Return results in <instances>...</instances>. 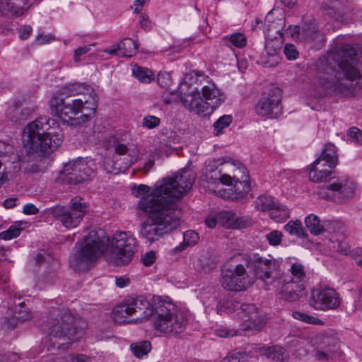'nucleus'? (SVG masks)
<instances>
[{"label": "nucleus", "mask_w": 362, "mask_h": 362, "mask_svg": "<svg viewBox=\"0 0 362 362\" xmlns=\"http://www.w3.org/2000/svg\"><path fill=\"white\" fill-rule=\"evenodd\" d=\"M174 312H176V305L170 301L158 299L154 302V311L151 316L154 328L161 333L168 330L166 326L168 325L170 317H172Z\"/></svg>", "instance_id": "nucleus-22"}, {"label": "nucleus", "mask_w": 362, "mask_h": 362, "mask_svg": "<svg viewBox=\"0 0 362 362\" xmlns=\"http://www.w3.org/2000/svg\"><path fill=\"white\" fill-rule=\"evenodd\" d=\"M24 303H19L20 309L18 311H17V308H16L13 320L15 319L17 321L23 322L30 317V315L28 312L21 310V308H24Z\"/></svg>", "instance_id": "nucleus-56"}, {"label": "nucleus", "mask_w": 362, "mask_h": 362, "mask_svg": "<svg viewBox=\"0 0 362 362\" xmlns=\"http://www.w3.org/2000/svg\"><path fill=\"white\" fill-rule=\"evenodd\" d=\"M223 44L228 46H234L238 48H243L246 46L247 39L240 33H235L230 36H226L223 39Z\"/></svg>", "instance_id": "nucleus-39"}, {"label": "nucleus", "mask_w": 362, "mask_h": 362, "mask_svg": "<svg viewBox=\"0 0 362 362\" xmlns=\"http://www.w3.org/2000/svg\"><path fill=\"white\" fill-rule=\"evenodd\" d=\"M136 251V239L130 233H116L111 243V252L117 263H129Z\"/></svg>", "instance_id": "nucleus-15"}, {"label": "nucleus", "mask_w": 362, "mask_h": 362, "mask_svg": "<svg viewBox=\"0 0 362 362\" xmlns=\"http://www.w3.org/2000/svg\"><path fill=\"white\" fill-rule=\"evenodd\" d=\"M153 203V197L150 196L137 204L139 209L151 214L142 222L139 231L140 238L149 243L158 241L175 229L180 224V210L178 209L177 203L158 208V205L156 206Z\"/></svg>", "instance_id": "nucleus-3"}, {"label": "nucleus", "mask_w": 362, "mask_h": 362, "mask_svg": "<svg viewBox=\"0 0 362 362\" xmlns=\"http://www.w3.org/2000/svg\"><path fill=\"white\" fill-rule=\"evenodd\" d=\"M358 50L353 45L336 46L326 58L317 62V83L320 96L327 94L348 96L358 83L361 74L354 66Z\"/></svg>", "instance_id": "nucleus-1"}, {"label": "nucleus", "mask_w": 362, "mask_h": 362, "mask_svg": "<svg viewBox=\"0 0 362 362\" xmlns=\"http://www.w3.org/2000/svg\"><path fill=\"white\" fill-rule=\"evenodd\" d=\"M274 204L273 197L267 194L259 196L255 202V208L261 211H269Z\"/></svg>", "instance_id": "nucleus-42"}, {"label": "nucleus", "mask_w": 362, "mask_h": 362, "mask_svg": "<svg viewBox=\"0 0 362 362\" xmlns=\"http://www.w3.org/2000/svg\"><path fill=\"white\" fill-rule=\"evenodd\" d=\"M232 190L235 192L236 197H243L247 194L250 190V185L247 180V177L243 180H235L233 184Z\"/></svg>", "instance_id": "nucleus-46"}, {"label": "nucleus", "mask_w": 362, "mask_h": 362, "mask_svg": "<svg viewBox=\"0 0 362 362\" xmlns=\"http://www.w3.org/2000/svg\"><path fill=\"white\" fill-rule=\"evenodd\" d=\"M132 74L140 82L148 83L154 79V74L148 68L135 64L132 68Z\"/></svg>", "instance_id": "nucleus-36"}, {"label": "nucleus", "mask_w": 362, "mask_h": 362, "mask_svg": "<svg viewBox=\"0 0 362 362\" xmlns=\"http://www.w3.org/2000/svg\"><path fill=\"white\" fill-rule=\"evenodd\" d=\"M7 117L15 123H20L26 119L25 114L16 105L9 107L6 112Z\"/></svg>", "instance_id": "nucleus-48"}, {"label": "nucleus", "mask_w": 362, "mask_h": 362, "mask_svg": "<svg viewBox=\"0 0 362 362\" xmlns=\"http://www.w3.org/2000/svg\"><path fill=\"white\" fill-rule=\"evenodd\" d=\"M322 12L341 23H348L351 18L352 6L346 2L339 0H326L321 4Z\"/></svg>", "instance_id": "nucleus-23"}, {"label": "nucleus", "mask_w": 362, "mask_h": 362, "mask_svg": "<svg viewBox=\"0 0 362 362\" xmlns=\"http://www.w3.org/2000/svg\"><path fill=\"white\" fill-rule=\"evenodd\" d=\"M160 123V118L154 115L145 116L142 120V126L149 129L158 127Z\"/></svg>", "instance_id": "nucleus-53"}, {"label": "nucleus", "mask_w": 362, "mask_h": 362, "mask_svg": "<svg viewBox=\"0 0 362 362\" xmlns=\"http://www.w3.org/2000/svg\"><path fill=\"white\" fill-rule=\"evenodd\" d=\"M22 223L21 222L11 225L7 230L0 233V238L8 240L19 236L23 229L21 228Z\"/></svg>", "instance_id": "nucleus-47"}, {"label": "nucleus", "mask_w": 362, "mask_h": 362, "mask_svg": "<svg viewBox=\"0 0 362 362\" xmlns=\"http://www.w3.org/2000/svg\"><path fill=\"white\" fill-rule=\"evenodd\" d=\"M337 250L338 252L344 255H350V245L345 241H339L337 243Z\"/></svg>", "instance_id": "nucleus-61"}, {"label": "nucleus", "mask_w": 362, "mask_h": 362, "mask_svg": "<svg viewBox=\"0 0 362 362\" xmlns=\"http://www.w3.org/2000/svg\"><path fill=\"white\" fill-rule=\"evenodd\" d=\"M15 149L13 146L0 141V157H8V161L14 163L16 161L21 162L22 158L18 153H14Z\"/></svg>", "instance_id": "nucleus-40"}, {"label": "nucleus", "mask_w": 362, "mask_h": 362, "mask_svg": "<svg viewBox=\"0 0 362 362\" xmlns=\"http://www.w3.org/2000/svg\"><path fill=\"white\" fill-rule=\"evenodd\" d=\"M302 39L310 40L317 42H322V35L318 31L315 21L305 23L301 27Z\"/></svg>", "instance_id": "nucleus-32"}, {"label": "nucleus", "mask_w": 362, "mask_h": 362, "mask_svg": "<svg viewBox=\"0 0 362 362\" xmlns=\"http://www.w3.org/2000/svg\"><path fill=\"white\" fill-rule=\"evenodd\" d=\"M309 304L315 310L325 311L339 308L341 300L334 288L325 286L312 290Z\"/></svg>", "instance_id": "nucleus-17"}, {"label": "nucleus", "mask_w": 362, "mask_h": 362, "mask_svg": "<svg viewBox=\"0 0 362 362\" xmlns=\"http://www.w3.org/2000/svg\"><path fill=\"white\" fill-rule=\"evenodd\" d=\"M128 153H131L125 144L117 143L115 145V153L113 156H117V158Z\"/></svg>", "instance_id": "nucleus-60"}, {"label": "nucleus", "mask_w": 362, "mask_h": 362, "mask_svg": "<svg viewBox=\"0 0 362 362\" xmlns=\"http://www.w3.org/2000/svg\"><path fill=\"white\" fill-rule=\"evenodd\" d=\"M138 49L137 45L131 38L123 39L119 44L115 45L105 50L110 54H116L122 57H132Z\"/></svg>", "instance_id": "nucleus-29"}, {"label": "nucleus", "mask_w": 362, "mask_h": 362, "mask_svg": "<svg viewBox=\"0 0 362 362\" xmlns=\"http://www.w3.org/2000/svg\"><path fill=\"white\" fill-rule=\"evenodd\" d=\"M254 277L248 274L243 264H238L234 269H224L221 272L222 286L230 291L247 290L254 284Z\"/></svg>", "instance_id": "nucleus-14"}, {"label": "nucleus", "mask_w": 362, "mask_h": 362, "mask_svg": "<svg viewBox=\"0 0 362 362\" xmlns=\"http://www.w3.org/2000/svg\"><path fill=\"white\" fill-rule=\"evenodd\" d=\"M260 355H264L274 362H282L288 357L287 351L280 346H263L259 349Z\"/></svg>", "instance_id": "nucleus-31"}, {"label": "nucleus", "mask_w": 362, "mask_h": 362, "mask_svg": "<svg viewBox=\"0 0 362 362\" xmlns=\"http://www.w3.org/2000/svg\"><path fill=\"white\" fill-rule=\"evenodd\" d=\"M235 310L237 315L243 320L240 329L235 330L228 328H220L216 330L217 336L220 337H230L241 335L243 332L253 334L259 331L265 323L264 317L259 308L254 304H240L236 303Z\"/></svg>", "instance_id": "nucleus-9"}, {"label": "nucleus", "mask_w": 362, "mask_h": 362, "mask_svg": "<svg viewBox=\"0 0 362 362\" xmlns=\"http://www.w3.org/2000/svg\"><path fill=\"white\" fill-rule=\"evenodd\" d=\"M94 173L86 159L78 158L66 163L62 174L64 180L70 185H77L89 179Z\"/></svg>", "instance_id": "nucleus-18"}, {"label": "nucleus", "mask_w": 362, "mask_h": 362, "mask_svg": "<svg viewBox=\"0 0 362 362\" xmlns=\"http://www.w3.org/2000/svg\"><path fill=\"white\" fill-rule=\"evenodd\" d=\"M151 349V344L148 341H142L131 345V350L137 358H141L146 355Z\"/></svg>", "instance_id": "nucleus-43"}, {"label": "nucleus", "mask_w": 362, "mask_h": 362, "mask_svg": "<svg viewBox=\"0 0 362 362\" xmlns=\"http://www.w3.org/2000/svg\"><path fill=\"white\" fill-rule=\"evenodd\" d=\"M284 229L291 235H296L298 238L305 236V229L302 226L300 221H290L284 226Z\"/></svg>", "instance_id": "nucleus-44"}, {"label": "nucleus", "mask_w": 362, "mask_h": 362, "mask_svg": "<svg viewBox=\"0 0 362 362\" xmlns=\"http://www.w3.org/2000/svg\"><path fill=\"white\" fill-rule=\"evenodd\" d=\"M350 257L355 260L356 264L362 267V247H356L350 251Z\"/></svg>", "instance_id": "nucleus-58"}, {"label": "nucleus", "mask_w": 362, "mask_h": 362, "mask_svg": "<svg viewBox=\"0 0 362 362\" xmlns=\"http://www.w3.org/2000/svg\"><path fill=\"white\" fill-rule=\"evenodd\" d=\"M292 316L293 318L308 324L320 325L322 323V321L320 319L300 311H293L292 313Z\"/></svg>", "instance_id": "nucleus-49"}, {"label": "nucleus", "mask_w": 362, "mask_h": 362, "mask_svg": "<svg viewBox=\"0 0 362 362\" xmlns=\"http://www.w3.org/2000/svg\"><path fill=\"white\" fill-rule=\"evenodd\" d=\"M158 83L163 88H168L171 83V77L168 73H160L158 75Z\"/></svg>", "instance_id": "nucleus-57"}, {"label": "nucleus", "mask_w": 362, "mask_h": 362, "mask_svg": "<svg viewBox=\"0 0 362 362\" xmlns=\"http://www.w3.org/2000/svg\"><path fill=\"white\" fill-rule=\"evenodd\" d=\"M319 158L325 160L331 167H336L338 163L337 148L332 144H327Z\"/></svg>", "instance_id": "nucleus-35"}, {"label": "nucleus", "mask_w": 362, "mask_h": 362, "mask_svg": "<svg viewBox=\"0 0 362 362\" xmlns=\"http://www.w3.org/2000/svg\"><path fill=\"white\" fill-rule=\"evenodd\" d=\"M243 358V355L240 352H238L228 355L221 362H242Z\"/></svg>", "instance_id": "nucleus-64"}, {"label": "nucleus", "mask_w": 362, "mask_h": 362, "mask_svg": "<svg viewBox=\"0 0 362 362\" xmlns=\"http://www.w3.org/2000/svg\"><path fill=\"white\" fill-rule=\"evenodd\" d=\"M313 347L312 355L316 361L328 362L340 354L339 340L325 334H317L311 340Z\"/></svg>", "instance_id": "nucleus-16"}, {"label": "nucleus", "mask_w": 362, "mask_h": 362, "mask_svg": "<svg viewBox=\"0 0 362 362\" xmlns=\"http://www.w3.org/2000/svg\"><path fill=\"white\" fill-rule=\"evenodd\" d=\"M35 0H0V12L12 16L23 15Z\"/></svg>", "instance_id": "nucleus-27"}, {"label": "nucleus", "mask_w": 362, "mask_h": 362, "mask_svg": "<svg viewBox=\"0 0 362 362\" xmlns=\"http://www.w3.org/2000/svg\"><path fill=\"white\" fill-rule=\"evenodd\" d=\"M247 267L252 270L255 276L262 280L265 288L276 292L277 284L281 273L284 261L271 255L260 256L257 253L250 254L246 259Z\"/></svg>", "instance_id": "nucleus-7"}, {"label": "nucleus", "mask_w": 362, "mask_h": 362, "mask_svg": "<svg viewBox=\"0 0 362 362\" xmlns=\"http://www.w3.org/2000/svg\"><path fill=\"white\" fill-rule=\"evenodd\" d=\"M207 78L208 77L205 78L203 74L195 71L185 76V80L189 79L192 83L202 86L199 88L202 93V107L204 108L206 115H209L224 101V96L215 83L208 81Z\"/></svg>", "instance_id": "nucleus-13"}, {"label": "nucleus", "mask_w": 362, "mask_h": 362, "mask_svg": "<svg viewBox=\"0 0 362 362\" xmlns=\"http://www.w3.org/2000/svg\"><path fill=\"white\" fill-rule=\"evenodd\" d=\"M97 107L98 97L92 98L90 99H85V106L82 109V112L84 110L86 111V112L83 113L80 117H77L75 119L76 124H81L90 121L95 116Z\"/></svg>", "instance_id": "nucleus-33"}, {"label": "nucleus", "mask_w": 362, "mask_h": 362, "mask_svg": "<svg viewBox=\"0 0 362 362\" xmlns=\"http://www.w3.org/2000/svg\"><path fill=\"white\" fill-rule=\"evenodd\" d=\"M228 162L229 159L227 158H214L213 160H209L206 165V173H211L215 171L220 165Z\"/></svg>", "instance_id": "nucleus-52"}, {"label": "nucleus", "mask_w": 362, "mask_h": 362, "mask_svg": "<svg viewBox=\"0 0 362 362\" xmlns=\"http://www.w3.org/2000/svg\"><path fill=\"white\" fill-rule=\"evenodd\" d=\"M284 42L282 35L274 36L266 34L265 54L262 57L261 64L264 66H276L280 60V52Z\"/></svg>", "instance_id": "nucleus-24"}, {"label": "nucleus", "mask_w": 362, "mask_h": 362, "mask_svg": "<svg viewBox=\"0 0 362 362\" xmlns=\"http://www.w3.org/2000/svg\"><path fill=\"white\" fill-rule=\"evenodd\" d=\"M195 180V175L189 169H183L181 172L172 177H164L155 184V188L151 192V188L145 185H139L134 192L136 197L141 196L140 202L144 198L152 196L153 204L161 207L172 206L183 197L192 187Z\"/></svg>", "instance_id": "nucleus-4"}, {"label": "nucleus", "mask_w": 362, "mask_h": 362, "mask_svg": "<svg viewBox=\"0 0 362 362\" xmlns=\"http://www.w3.org/2000/svg\"><path fill=\"white\" fill-rule=\"evenodd\" d=\"M78 95H83L84 99L97 98V94L90 86L80 83H69L62 87L54 96L69 98Z\"/></svg>", "instance_id": "nucleus-26"}, {"label": "nucleus", "mask_w": 362, "mask_h": 362, "mask_svg": "<svg viewBox=\"0 0 362 362\" xmlns=\"http://www.w3.org/2000/svg\"><path fill=\"white\" fill-rule=\"evenodd\" d=\"M59 123L47 116H40L28 123L22 133V141L30 155L45 156L55 151L64 141Z\"/></svg>", "instance_id": "nucleus-2"}, {"label": "nucleus", "mask_w": 362, "mask_h": 362, "mask_svg": "<svg viewBox=\"0 0 362 362\" xmlns=\"http://www.w3.org/2000/svg\"><path fill=\"white\" fill-rule=\"evenodd\" d=\"M109 242V237L103 230H90L75 245L74 252L69 257L70 266L78 272L88 270L91 262L106 250Z\"/></svg>", "instance_id": "nucleus-6"}, {"label": "nucleus", "mask_w": 362, "mask_h": 362, "mask_svg": "<svg viewBox=\"0 0 362 362\" xmlns=\"http://www.w3.org/2000/svg\"><path fill=\"white\" fill-rule=\"evenodd\" d=\"M283 235L281 232L274 230L265 235L269 244L272 246H277L281 244Z\"/></svg>", "instance_id": "nucleus-51"}, {"label": "nucleus", "mask_w": 362, "mask_h": 362, "mask_svg": "<svg viewBox=\"0 0 362 362\" xmlns=\"http://www.w3.org/2000/svg\"><path fill=\"white\" fill-rule=\"evenodd\" d=\"M272 16L270 14H268L266 17L265 21L268 23V28L267 33L269 34V36L273 34H276L275 36H279V35H284L283 31L285 27V18L284 16H281L274 21H272Z\"/></svg>", "instance_id": "nucleus-34"}, {"label": "nucleus", "mask_w": 362, "mask_h": 362, "mask_svg": "<svg viewBox=\"0 0 362 362\" xmlns=\"http://www.w3.org/2000/svg\"><path fill=\"white\" fill-rule=\"evenodd\" d=\"M282 91L279 88H272L266 95L262 96L257 101L255 110L262 117L277 116L281 111Z\"/></svg>", "instance_id": "nucleus-21"}, {"label": "nucleus", "mask_w": 362, "mask_h": 362, "mask_svg": "<svg viewBox=\"0 0 362 362\" xmlns=\"http://www.w3.org/2000/svg\"><path fill=\"white\" fill-rule=\"evenodd\" d=\"M284 52L289 60L296 59L298 56V52L296 49L295 46L291 44H286L285 45Z\"/></svg>", "instance_id": "nucleus-55"}, {"label": "nucleus", "mask_w": 362, "mask_h": 362, "mask_svg": "<svg viewBox=\"0 0 362 362\" xmlns=\"http://www.w3.org/2000/svg\"><path fill=\"white\" fill-rule=\"evenodd\" d=\"M288 271L291 276L284 274L283 267L277 285L276 293L281 299L288 302H296L305 295L306 273L304 266L295 262Z\"/></svg>", "instance_id": "nucleus-8"}, {"label": "nucleus", "mask_w": 362, "mask_h": 362, "mask_svg": "<svg viewBox=\"0 0 362 362\" xmlns=\"http://www.w3.org/2000/svg\"><path fill=\"white\" fill-rule=\"evenodd\" d=\"M216 215L218 223L226 227H229L235 218L233 213L226 211L219 212Z\"/></svg>", "instance_id": "nucleus-50"}, {"label": "nucleus", "mask_w": 362, "mask_h": 362, "mask_svg": "<svg viewBox=\"0 0 362 362\" xmlns=\"http://www.w3.org/2000/svg\"><path fill=\"white\" fill-rule=\"evenodd\" d=\"M356 188V182L349 176H333L319 189L317 194L327 201L344 203L354 197Z\"/></svg>", "instance_id": "nucleus-11"}, {"label": "nucleus", "mask_w": 362, "mask_h": 362, "mask_svg": "<svg viewBox=\"0 0 362 362\" xmlns=\"http://www.w3.org/2000/svg\"><path fill=\"white\" fill-rule=\"evenodd\" d=\"M232 121L233 117L230 115H225L219 117L213 124L214 135H220L222 133V129L228 127Z\"/></svg>", "instance_id": "nucleus-45"}, {"label": "nucleus", "mask_w": 362, "mask_h": 362, "mask_svg": "<svg viewBox=\"0 0 362 362\" xmlns=\"http://www.w3.org/2000/svg\"><path fill=\"white\" fill-rule=\"evenodd\" d=\"M272 219L276 222H281L289 217V211L284 206L276 205L272 207L269 211Z\"/></svg>", "instance_id": "nucleus-41"}, {"label": "nucleus", "mask_w": 362, "mask_h": 362, "mask_svg": "<svg viewBox=\"0 0 362 362\" xmlns=\"http://www.w3.org/2000/svg\"><path fill=\"white\" fill-rule=\"evenodd\" d=\"M88 210V204L76 197L71 199L68 206L55 205L45 209V214L53 217L65 228L71 229L80 224Z\"/></svg>", "instance_id": "nucleus-10"}, {"label": "nucleus", "mask_w": 362, "mask_h": 362, "mask_svg": "<svg viewBox=\"0 0 362 362\" xmlns=\"http://www.w3.org/2000/svg\"><path fill=\"white\" fill-rule=\"evenodd\" d=\"M156 260V254L153 251L146 252L141 258V261L145 266L151 265Z\"/></svg>", "instance_id": "nucleus-62"}, {"label": "nucleus", "mask_w": 362, "mask_h": 362, "mask_svg": "<svg viewBox=\"0 0 362 362\" xmlns=\"http://www.w3.org/2000/svg\"><path fill=\"white\" fill-rule=\"evenodd\" d=\"M54 40V36L51 34L45 35L42 33L38 34L35 37V42L39 45L47 44Z\"/></svg>", "instance_id": "nucleus-59"}, {"label": "nucleus", "mask_w": 362, "mask_h": 362, "mask_svg": "<svg viewBox=\"0 0 362 362\" xmlns=\"http://www.w3.org/2000/svg\"><path fill=\"white\" fill-rule=\"evenodd\" d=\"M305 223L310 232L315 235L324 230L337 233L342 227L341 223L337 221H326L321 223L319 218L313 214L305 218Z\"/></svg>", "instance_id": "nucleus-25"}, {"label": "nucleus", "mask_w": 362, "mask_h": 362, "mask_svg": "<svg viewBox=\"0 0 362 362\" xmlns=\"http://www.w3.org/2000/svg\"><path fill=\"white\" fill-rule=\"evenodd\" d=\"M47 317L51 325L47 349L51 354L66 349L81 337V331L74 325V316L64 306L52 307Z\"/></svg>", "instance_id": "nucleus-5"}, {"label": "nucleus", "mask_w": 362, "mask_h": 362, "mask_svg": "<svg viewBox=\"0 0 362 362\" xmlns=\"http://www.w3.org/2000/svg\"><path fill=\"white\" fill-rule=\"evenodd\" d=\"M349 136L351 140L358 145H362V131L353 127L349 129Z\"/></svg>", "instance_id": "nucleus-54"}, {"label": "nucleus", "mask_w": 362, "mask_h": 362, "mask_svg": "<svg viewBox=\"0 0 362 362\" xmlns=\"http://www.w3.org/2000/svg\"><path fill=\"white\" fill-rule=\"evenodd\" d=\"M189 79L185 80L179 87V96L183 105L190 111L198 115L206 116L203 108V99L200 97V88L199 86L192 87L193 84Z\"/></svg>", "instance_id": "nucleus-19"}, {"label": "nucleus", "mask_w": 362, "mask_h": 362, "mask_svg": "<svg viewBox=\"0 0 362 362\" xmlns=\"http://www.w3.org/2000/svg\"><path fill=\"white\" fill-rule=\"evenodd\" d=\"M187 325V318L176 306V312H174L172 317H170L168 325L166 326L168 329L165 330L164 334H177L182 333L185 329Z\"/></svg>", "instance_id": "nucleus-30"}, {"label": "nucleus", "mask_w": 362, "mask_h": 362, "mask_svg": "<svg viewBox=\"0 0 362 362\" xmlns=\"http://www.w3.org/2000/svg\"><path fill=\"white\" fill-rule=\"evenodd\" d=\"M136 159L137 156L134 153H128L117 158V156H113L112 159L106 163L105 170L107 173L113 174L124 172Z\"/></svg>", "instance_id": "nucleus-28"}, {"label": "nucleus", "mask_w": 362, "mask_h": 362, "mask_svg": "<svg viewBox=\"0 0 362 362\" xmlns=\"http://www.w3.org/2000/svg\"><path fill=\"white\" fill-rule=\"evenodd\" d=\"M327 164L329 163L325 160L318 158L309 166V168H315L316 171L319 172L321 170H325V168H327Z\"/></svg>", "instance_id": "nucleus-63"}, {"label": "nucleus", "mask_w": 362, "mask_h": 362, "mask_svg": "<svg viewBox=\"0 0 362 362\" xmlns=\"http://www.w3.org/2000/svg\"><path fill=\"white\" fill-rule=\"evenodd\" d=\"M320 171H316L315 168H309V178L315 182H322L327 181V178L331 176L334 167L329 166Z\"/></svg>", "instance_id": "nucleus-37"}, {"label": "nucleus", "mask_w": 362, "mask_h": 362, "mask_svg": "<svg viewBox=\"0 0 362 362\" xmlns=\"http://www.w3.org/2000/svg\"><path fill=\"white\" fill-rule=\"evenodd\" d=\"M154 311L148 300L139 296L136 298L126 299L122 303L114 307L112 312V320L115 322L122 323L128 316L134 315L136 320L142 321L151 317Z\"/></svg>", "instance_id": "nucleus-12"}, {"label": "nucleus", "mask_w": 362, "mask_h": 362, "mask_svg": "<svg viewBox=\"0 0 362 362\" xmlns=\"http://www.w3.org/2000/svg\"><path fill=\"white\" fill-rule=\"evenodd\" d=\"M66 98L62 96H52L49 100V106L53 115L60 118L67 117L69 119H72L82 112L85 106V99H74L67 101Z\"/></svg>", "instance_id": "nucleus-20"}, {"label": "nucleus", "mask_w": 362, "mask_h": 362, "mask_svg": "<svg viewBox=\"0 0 362 362\" xmlns=\"http://www.w3.org/2000/svg\"><path fill=\"white\" fill-rule=\"evenodd\" d=\"M199 236L197 233L192 230H188L183 234V243L182 245L175 247L176 252H181L185 249L186 247H192L197 245L199 242Z\"/></svg>", "instance_id": "nucleus-38"}]
</instances>
